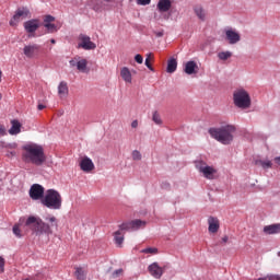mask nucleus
Masks as SVG:
<instances>
[{
    "instance_id": "obj_1",
    "label": "nucleus",
    "mask_w": 280,
    "mask_h": 280,
    "mask_svg": "<svg viewBox=\"0 0 280 280\" xmlns=\"http://www.w3.org/2000/svg\"><path fill=\"white\" fill-rule=\"evenodd\" d=\"M40 219V217H28L25 225L31 229L34 235L36 237H43L45 235L46 237H49L54 233L51 230V226H58V219L56 217L48 214L47 217ZM49 222V223H46Z\"/></svg>"
},
{
    "instance_id": "obj_2",
    "label": "nucleus",
    "mask_w": 280,
    "mask_h": 280,
    "mask_svg": "<svg viewBox=\"0 0 280 280\" xmlns=\"http://www.w3.org/2000/svg\"><path fill=\"white\" fill-rule=\"evenodd\" d=\"M23 153L22 159L24 163H28L31 165H36L40 167V165H45V161H47V155H45V149L43 145L30 142L22 147Z\"/></svg>"
},
{
    "instance_id": "obj_3",
    "label": "nucleus",
    "mask_w": 280,
    "mask_h": 280,
    "mask_svg": "<svg viewBox=\"0 0 280 280\" xmlns=\"http://www.w3.org/2000/svg\"><path fill=\"white\" fill-rule=\"evenodd\" d=\"M237 128L234 125H224L218 128H210L209 135L222 145H231L233 143V139H235V132Z\"/></svg>"
},
{
    "instance_id": "obj_4",
    "label": "nucleus",
    "mask_w": 280,
    "mask_h": 280,
    "mask_svg": "<svg viewBox=\"0 0 280 280\" xmlns=\"http://www.w3.org/2000/svg\"><path fill=\"white\" fill-rule=\"evenodd\" d=\"M233 104L236 108L241 110H247L253 105V100L250 98V93L244 88H238L233 92Z\"/></svg>"
},
{
    "instance_id": "obj_5",
    "label": "nucleus",
    "mask_w": 280,
    "mask_h": 280,
    "mask_svg": "<svg viewBox=\"0 0 280 280\" xmlns=\"http://www.w3.org/2000/svg\"><path fill=\"white\" fill-rule=\"evenodd\" d=\"M42 205L47 207V209L58 210L62 207V196L55 189H48L44 198L42 199Z\"/></svg>"
},
{
    "instance_id": "obj_6",
    "label": "nucleus",
    "mask_w": 280,
    "mask_h": 280,
    "mask_svg": "<svg viewBox=\"0 0 280 280\" xmlns=\"http://www.w3.org/2000/svg\"><path fill=\"white\" fill-rule=\"evenodd\" d=\"M195 167L207 180H215V178H218V168L207 164L203 160H196Z\"/></svg>"
},
{
    "instance_id": "obj_7",
    "label": "nucleus",
    "mask_w": 280,
    "mask_h": 280,
    "mask_svg": "<svg viewBox=\"0 0 280 280\" xmlns=\"http://www.w3.org/2000/svg\"><path fill=\"white\" fill-rule=\"evenodd\" d=\"M147 224H148V222L140 220V219H136V220L120 224V231L135 232V231H139L141 229H145Z\"/></svg>"
},
{
    "instance_id": "obj_8",
    "label": "nucleus",
    "mask_w": 280,
    "mask_h": 280,
    "mask_svg": "<svg viewBox=\"0 0 280 280\" xmlns=\"http://www.w3.org/2000/svg\"><path fill=\"white\" fill-rule=\"evenodd\" d=\"M224 40L229 43V45H237V43L242 40V35L233 27L224 28Z\"/></svg>"
},
{
    "instance_id": "obj_9",
    "label": "nucleus",
    "mask_w": 280,
    "mask_h": 280,
    "mask_svg": "<svg viewBox=\"0 0 280 280\" xmlns=\"http://www.w3.org/2000/svg\"><path fill=\"white\" fill-rule=\"evenodd\" d=\"M79 40L80 43L78 47L84 49L85 51L97 49V45L91 40V37H89V35L81 34L79 36Z\"/></svg>"
},
{
    "instance_id": "obj_10",
    "label": "nucleus",
    "mask_w": 280,
    "mask_h": 280,
    "mask_svg": "<svg viewBox=\"0 0 280 280\" xmlns=\"http://www.w3.org/2000/svg\"><path fill=\"white\" fill-rule=\"evenodd\" d=\"M30 198L43 201V198H45V187L39 184H33L30 188Z\"/></svg>"
},
{
    "instance_id": "obj_11",
    "label": "nucleus",
    "mask_w": 280,
    "mask_h": 280,
    "mask_svg": "<svg viewBox=\"0 0 280 280\" xmlns=\"http://www.w3.org/2000/svg\"><path fill=\"white\" fill-rule=\"evenodd\" d=\"M70 67H75L80 73H86V67H89V61L80 56L74 57L69 61Z\"/></svg>"
},
{
    "instance_id": "obj_12",
    "label": "nucleus",
    "mask_w": 280,
    "mask_h": 280,
    "mask_svg": "<svg viewBox=\"0 0 280 280\" xmlns=\"http://www.w3.org/2000/svg\"><path fill=\"white\" fill-rule=\"evenodd\" d=\"M23 54L26 58H36L40 54V45L38 44H28L24 46Z\"/></svg>"
},
{
    "instance_id": "obj_13",
    "label": "nucleus",
    "mask_w": 280,
    "mask_h": 280,
    "mask_svg": "<svg viewBox=\"0 0 280 280\" xmlns=\"http://www.w3.org/2000/svg\"><path fill=\"white\" fill-rule=\"evenodd\" d=\"M30 10L27 8L18 9L13 18L10 20V25L14 27L21 21V19H27Z\"/></svg>"
},
{
    "instance_id": "obj_14",
    "label": "nucleus",
    "mask_w": 280,
    "mask_h": 280,
    "mask_svg": "<svg viewBox=\"0 0 280 280\" xmlns=\"http://www.w3.org/2000/svg\"><path fill=\"white\" fill-rule=\"evenodd\" d=\"M80 167L82 172L89 174L95 170V164L93 163V160H91L89 156H84L80 161Z\"/></svg>"
},
{
    "instance_id": "obj_15",
    "label": "nucleus",
    "mask_w": 280,
    "mask_h": 280,
    "mask_svg": "<svg viewBox=\"0 0 280 280\" xmlns=\"http://www.w3.org/2000/svg\"><path fill=\"white\" fill-rule=\"evenodd\" d=\"M148 271L154 279H161L163 277V267L159 266V262H152L148 267Z\"/></svg>"
},
{
    "instance_id": "obj_16",
    "label": "nucleus",
    "mask_w": 280,
    "mask_h": 280,
    "mask_svg": "<svg viewBox=\"0 0 280 280\" xmlns=\"http://www.w3.org/2000/svg\"><path fill=\"white\" fill-rule=\"evenodd\" d=\"M40 27V21L37 19L24 22V30L27 34H34Z\"/></svg>"
},
{
    "instance_id": "obj_17",
    "label": "nucleus",
    "mask_w": 280,
    "mask_h": 280,
    "mask_svg": "<svg viewBox=\"0 0 280 280\" xmlns=\"http://www.w3.org/2000/svg\"><path fill=\"white\" fill-rule=\"evenodd\" d=\"M156 10L161 14H165V12H170V10H172V0H159L156 4Z\"/></svg>"
},
{
    "instance_id": "obj_18",
    "label": "nucleus",
    "mask_w": 280,
    "mask_h": 280,
    "mask_svg": "<svg viewBox=\"0 0 280 280\" xmlns=\"http://www.w3.org/2000/svg\"><path fill=\"white\" fill-rule=\"evenodd\" d=\"M208 231L209 233H218V231H220V220H218V218H208Z\"/></svg>"
},
{
    "instance_id": "obj_19",
    "label": "nucleus",
    "mask_w": 280,
    "mask_h": 280,
    "mask_svg": "<svg viewBox=\"0 0 280 280\" xmlns=\"http://www.w3.org/2000/svg\"><path fill=\"white\" fill-rule=\"evenodd\" d=\"M58 96L60 100H67L69 97V85L67 82L61 81L58 85Z\"/></svg>"
},
{
    "instance_id": "obj_20",
    "label": "nucleus",
    "mask_w": 280,
    "mask_h": 280,
    "mask_svg": "<svg viewBox=\"0 0 280 280\" xmlns=\"http://www.w3.org/2000/svg\"><path fill=\"white\" fill-rule=\"evenodd\" d=\"M120 78L126 82V84H132V72L130 71V68L122 67L120 69Z\"/></svg>"
},
{
    "instance_id": "obj_21",
    "label": "nucleus",
    "mask_w": 280,
    "mask_h": 280,
    "mask_svg": "<svg viewBox=\"0 0 280 280\" xmlns=\"http://www.w3.org/2000/svg\"><path fill=\"white\" fill-rule=\"evenodd\" d=\"M184 71L187 75H194V73H198V63H196V61L186 62Z\"/></svg>"
},
{
    "instance_id": "obj_22",
    "label": "nucleus",
    "mask_w": 280,
    "mask_h": 280,
    "mask_svg": "<svg viewBox=\"0 0 280 280\" xmlns=\"http://www.w3.org/2000/svg\"><path fill=\"white\" fill-rule=\"evenodd\" d=\"M88 5L94 10V12H104V2L102 0H90Z\"/></svg>"
},
{
    "instance_id": "obj_23",
    "label": "nucleus",
    "mask_w": 280,
    "mask_h": 280,
    "mask_svg": "<svg viewBox=\"0 0 280 280\" xmlns=\"http://www.w3.org/2000/svg\"><path fill=\"white\" fill-rule=\"evenodd\" d=\"M194 13L199 19V21H207V10L200 4L194 7Z\"/></svg>"
},
{
    "instance_id": "obj_24",
    "label": "nucleus",
    "mask_w": 280,
    "mask_h": 280,
    "mask_svg": "<svg viewBox=\"0 0 280 280\" xmlns=\"http://www.w3.org/2000/svg\"><path fill=\"white\" fill-rule=\"evenodd\" d=\"M264 233H266V235H277V233H280V223L266 225Z\"/></svg>"
},
{
    "instance_id": "obj_25",
    "label": "nucleus",
    "mask_w": 280,
    "mask_h": 280,
    "mask_svg": "<svg viewBox=\"0 0 280 280\" xmlns=\"http://www.w3.org/2000/svg\"><path fill=\"white\" fill-rule=\"evenodd\" d=\"M178 69V61L175 58H171L167 61L166 73H174Z\"/></svg>"
},
{
    "instance_id": "obj_26",
    "label": "nucleus",
    "mask_w": 280,
    "mask_h": 280,
    "mask_svg": "<svg viewBox=\"0 0 280 280\" xmlns=\"http://www.w3.org/2000/svg\"><path fill=\"white\" fill-rule=\"evenodd\" d=\"M121 231H126V230H121V225H120L119 230L114 233V240L117 246H121L124 244V233H121Z\"/></svg>"
},
{
    "instance_id": "obj_27",
    "label": "nucleus",
    "mask_w": 280,
    "mask_h": 280,
    "mask_svg": "<svg viewBox=\"0 0 280 280\" xmlns=\"http://www.w3.org/2000/svg\"><path fill=\"white\" fill-rule=\"evenodd\" d=\"M11 124L12 126L9 129V135H19V132H21V122L18 120H12Z\"/></svg>"
},
{
    "instance_id": "obj_28",
    "label": "nucleus",
    "mask_w": 280,
    "mask_h": 280,
    "mask_svg": "<svg viewBox=\"0 0 280 280\" xmlns=\"http://www.w3.org/2000/svg\"><path fill=\"white\" fill-rule=\"evenodd\" d=\"M77 279L79 280H85L86 279V271L84 269L77 267L75 272H74Z\"/></svg>"
},
{
    "instance_id": "obj_29",
    "label": "nucleus",
    "mask_w": 280,
    "mask_h": 280,
    "mask_svg": "<svg viewBox=\"0 0 280 280\" xmlns=\"http://www.w3.org/2000/svg\"><path fill=\"white\" fill-rule=\"evenodd\" d=\"M152 121H154L156 126H163V119L161 118V114H159V112H153Z\"/></svg>"
},
{
    "instance_id": "obj_30",
    "label": "nucleus",
    "mask_w": 280,
    "mask_h": 280,
    "mask_svg": "<svg viewBox=\"0 0 280 280\" xmlns=\"http://www.w3.org/2000/svg\"><path fill=\"white\" fill-rule=\"evenodd\" d=\"M233 56V52L226 50V51H220L218 52L219 60H229Z\"/></svg>"
},
{
    "instance_id": "obj_31",
    "label": "nucleus",
    "mask_w": 280,
    "mask_h": 280,
    "mask_svg": "<svg viewBox=\"0 0 280 280\" xmlns=\"http://www.w3.org/2000/svg\"><path fill=\"white\" fill-rule=\"evenodd\" d=\"M44 27H46L48 34H54L55 32H58V26H56V24H52L51 22L44 24Z\"/></svg>"
},
{
    "instance_id": "obj_32",
    "label": "nucleus",
    "mask_w": 280,
    "mask_h": 280,
    "mask_svg": "<svg viewBox=\"0 0 280 280\" xmlns=\"http://www.w3.org/2000/svg\"><path fill=\"white\" fill-rule=\"evenodd\" d=\"M258 163L262 170H270L272 167V161L270 160H259Z\"/></svg>"
},
{
    "instance_id": "obj_33",
    "label": "nucleus",
    "mask_w": 280,
    "mask_h": 280,
    "mask_svg": "<svg viewBox=\"0 0 280 280\" xmlns=\"http://www.w3.org/2000/svg\"><path fill=\"white\" fill-rule=\"evenodd\" d=\"M141 253H143L144 255H156V253H159V248H156V247H147L144 249H141Z\"/></svg>"
},
{
    "instance_id": "obj_34",
    "label": "nucleus",
    "mask_w": 280,
    "mask_h": 280,
    "mask_svg": "<svg viewBox=\"0 0 280 280\" xmlns=\"http://www.w3.org/2000/svg\"><path fill=\"white\" fill-rule=\"evenodd\" d=\"M131 156L133 161H141L142 159L141 152L139 150H133Z\"/></svg>"
},
{
    "instance_id": "obj_35",
    "label": "nucleus",
    "mask_w": 280,
    "mask_h": 280,
    "mask_svg": "<svg viewBox=\"0 0 280 280\" xmlns=\"http://www.w3.org/2000/svg\"><path fill=\"white\" fill-rule=\"evenodd\" d=\"M13 235H15V237H23V234H21V226L19 224L13 226Z\"/></svg>"
},
{
    "instance_id": "obj_36",
    "label": "nucleus",
    "mask_w": 280,
    "mask_h": 280,
    "mask_svg": "<svg viewBox=\"0 0 280 280\" xmlns=\"http://www.w3.org/2000/svg\"><path fill=\"white\" fill-rule=\"evenodd\" d=\"M54 21H56V18H54L52 15H46L44 18V25L47 23H54Z\"/></svg>"
},
{
    "instance_id": "obj_37",
    "label": "nucleus",
    "mask_w": 280,
    "mask_h": 280,
    "mask_svg": "<svg viewBox=\"0 0 280 280\" xmlns=\"http://www.w3.org/2000/svg\"><path fill=\"white\" fill-rule=\"evenodd\" d=\"M144 65H145L147 69H149L150 71H154V68L150 63V55H148V57L145 58Z\"/></svg>"
},
{
    "instance_id": "obj_38",
    "label": "nucleus",
    "mask_w": 280,
    "mask_h": 280,
    "mask_svg": "<svg viewBox=\"0 0 280 280\" xmlns=\"http://www.w3.org/2000/svg\"><path fill=\"white\" fill-rule=\"evenodd\" d=\"M138 5H150L152 0H136Z\"/></svg>"
},
{
    "instance_id": "obj_39",
    "label": "nucleus",
    "mask_w": 280,
    "mask_h": 280,
    "mask_svg": "<svg viewBox=\"0 0 280 280\" xmlns=\"http://www.w3.org/2000/svg\"><path fill=\"white\" fill-rule=\"evenodd\" d=\"M135 60L138 65H143V56L138 54L135 56Z\"/></svg>"
},
{
    "instance_id": "obj_40",
    "label": "nucleus",
    "mask_w": 280,
    "mask_h": 280,
    "mask_svg": "<svg viewBox=\"0 0 280 280\" xmlns=\"http://www.w3.org/2000/svg\"><path fill=\"white\" fill-rule=\"evenodd\" d=\"M5 268V260L3 259V257H0V272H3Z\"/></svg>"
},
{
    "instance_id": "obj_41",
    "label": "nucleus",
    "mask_w": 280,
    "mask_h": 280,
    "mask_svg": "<svg viewBox=\"0 0 280 280\" xmlns=\"http://www.w3.org/2000/svg\"><path fill=\"white\" fill-rule=\"evenodd\" d=\"M121 272H124L122 269H117V270H115V271L113 272L114 279H116V277H119V275H121Z\"/></svg>"
},
{
    "instance_id": "obj_42",
    "label": "nucleus",
    "mask_w": 280,
    "mask_h": 280,
    "mask_svg": "<svg viewBox=\"0 0 280 280\" xmlns=\"http://www.w3.org/2000/svg\"><path fill=\"white\" fill-rule=\"evenodd\" d=\"M267 280H280V276L271 275L267 277Z\"/></svg>"
},
{
    "instance_id": "obj_43",
    "label": "nucleus",
    "mask_w": 280,
    "mask_h": 280,
    "mask_svg": "<svg viewBox=\"0 0 280 280\" xmlns=\"http://www.w3.org/2000/svg\"><path fill=\"white\" fill-rule=\"evenodd\" d=\"M139 127V121L138 120H133L131 122V128H138Z\"/></svg>"
},
{
    "instance_id": "obj_44",
    "label": "nucleus",
    "mask_w": 280,
    "mask_h": 280,
    "mask_svg": "<svg viewBox=\"0 0 280 280\" xmlns=\"http://www.w3.org/2000/svg\"><path fill=\"white\" fill-rule=\"evenodd\" d=\"M106 1L107 3H110L113 1H116V3H124V0H104Z\"/></svg>"
},
{
    "instance_id": "obj_45",
    "label": "nucleus",
    "mask_w": 280,
    "mask_h": 280,
    "mask_svg": "<svg viewBox=\"0 0 280 280\" xmlns=\"http://www.w3.org/2000/svg\"><path fill=\"white\" fill-rule=\"evenodd\" d=\"M273 163H276V165H280V156H276L273 159Z\"/></svg>"
},
{
    "instance_id": "obj_46",
    "label": "nucleus",
    "mask_w": 280,
    "mask_h": 280,
    "mask_svg": "<svg viewBox=\"0 0 280 280\" xmlns=\"http://www.w3.org/2000/svg\"><path fill=\"white\" fill-rule=\"evenodd\" d=\"M5 135V129L0 125V137Z\"/></svg>"
},
{
    "instance_id": "obj_47",
    "label": "nucleus",
    "mask_w": 280,
    "mask_h": 280,
    "mask_svg": "<svg viewBox=\"0 0 280 280\" xmlns=\"http://www.w3.org/2000/svg\"><path fill=\"white\" fill-rule=\"evenodd\" d=\"M37 108H38V110H44V108H46V106L44 104H38Z\"/></svg>"
},
{
    "instance_id": "obj_48",
    "label": "nucleus",
    "mask_w": 280,
    "mask_h": 280,
    "mask_svg": "<svg viewBox=\"0 0 280 280\" xmlns=\"http://www.w3.org/2000/svg\"><path fill=\"white\" fill-rule=\"evenodd\" d=\"M222 242H224V243L229 242V236H224V237L222 238Z\"/></svg>"
},
{
    "instance_id": "obj_49",
    "label": "nucleus",
    "mask_w": 280,
    "mask_h": 280,
    "mask_svg": "<svg viewBox=\"0 0 280 280\" xmlns=\"http://www.w3.org/2000/svg\"><path fill=\"white\" fill-rule=\"evenodd\" d=\"M163 19H165V21H167V20L170 19V15L164 14V15H163Z\"/></svg>"
},
{
    "instance_id": "obj_50",
    "label": "nucleus",
    "mask_w": 280,
    "mask_h": 280,
    "mask_svg": "<svg viewBox=\"0 0 280 280\" xmlns=\"http://www.w3.org/2000/svg\"><path fill=\"white\" fill-rule=\"evenodd\" d=\"M51 45H56V39H50Z\"/></svg>"
},
{
    "instance_id": "obj_51",
    "label": "nucleus",
    "mask_w": 280,
    "mask_h": 280,
    "mask_svg": "<svg viewBox=\"0 0 280 280\" xmlns=\"http://www.w3.org/2000/svg\"><path fill=\"white\" fill-rule=\"evenodd\" d=\"M16 154V152H10L9 156H14Z\"/></svg>"
},
{
    "instance_id": "obj_52",
    "label": "nucleus",
    "mask_w": 280,
    "mask_h": 280,
    "mask_svg": "<svg viewBox=\"0 0 280 280\" xmlns=\"http://www.w3.org/2000/svg\"><path fill=\"white\" fill-rule=\"evenodd\" d=\"M256 280H268V277H265V278H258Z\"/></svg>"
},
{
    "instance_id": "obj_53",
    "label": "nucleus",
    "mask_w": 280,
    "mask_h": 280,
    "mask_svg": "<svg viewBox=\"0 0 280 280\" xmlns=\"http://www.w3.org/2000/svg\"><path fill=\"white\" fill-rule=\"evenodd\" d=\"M158 36H163V33H159Z\"/></svg>"
},
{
    "instance_id": "obj_54",
    "label": "nucleus",
    "mask_w": 280,
    "mask_h": 280,
    "mask_svg": "<svg viewBox=\"0 0 280 280\" xmlns=\"http://www.w3.org/2000/svg\"><path fill=\"white\" fill-rule=\"evenodd\" d=\"M1 73H2V72H1V70H0V82H1Z\"/></svg>"
},
{
    "instance_id": "obj_55",
    "label": "nucleus",
    "mask_w": 280,
    "mask_h": 280,
    "mask_svg": "<svg viewBox=\"0 0 280 280\" xmlns=\"http://www.w3.org/2000/svg\"><path fill=\"white\" fill-rule=\"evenodd\" d=\"M0 100H1V94H0Z\"/></svg>"
}]
</instances>
